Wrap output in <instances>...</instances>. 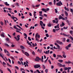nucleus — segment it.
<instances>
[{"label": "nucleus", "mask_w": 73, "mask_h": 73, "mask_svg": "<svg viewBox=\"0 0 73 73\" xmlns=\"http://www.w3.org/2000/svg\"><path fill=\"white\" fill-rule=\"evenodd\" d=\"M40 37V35L38 34V33H36L35 35L36 41L37 42H39V40L38 39H39Z\"/></svg>", "instance_id": "1"}, {"label": "nucleus", "mask_w": 73, "mask_h": 73, "mask_svg": "<svg viewBox=\"0 0 73 73\" xmlns=\"http://www.w3.org/2000/svg\"><path fill=\"white\" fill-rule=\"evenodd\" d=\"M40 37V35L38 34V33H36L35 35L36 41L37 42H39V40L38 39H39Z\"/></svg>", "instance_id": "2"}, {"label": "nucleus", "mask_w": 73, "mask_h": 73, "mask_svg": "<svg viewBox=\"0 0 73 73\" xmlns=\"http://www.w3.org/2000/svg\"><path fill=\"white\" fill-rule=\"evenodd\" d=\"M42 11H44V12L46 13V12H46L47 11H49V9L48 8L46 9H45L42 8Z\"/></svg>", "instance_id": "3"}, {"label": "nucleus", "mask_w": 73, "mask_h": 73, "mask_svg": "<svg viewBox=\"0 0 73 73\" xmlns=\"http://www.w3.org/2000/svg\"><path fill=\"white\" fill-rule=\"evenodd\" d=\"M27 42L28 45H30V46H33V47H35V44L33 43H32L33 45L32 46V44H31L29 42V41H27Z\"/></svg>", "instance_id": "4"}, {"label": "nucleus", "mask_w": 73, "mask_h": 73, "mask_svg": "<svg viewBox=\"0 0 73 73\" xmlns=\"http://www.w3.org/2000/svg\"><path fill=\"white\" fill-rule=\"evenodd\" d=\"M61 5H62V3L61 1H60L59 3H56V5L57 6H61Z\"/></svg>", "instance_id": "5"}, {"label": "nucleus", "mask_w": 73, "mask_h": 73, "mask_svg": "<svg viewBox=\"0 0 73 73\" xmlns=\"http://www.w3.org/2000/svg\"><path fill=\"white\" fill-rule=\"evenodd\" d=\"M40 66L39 64H36L34 66V68L36 69L38 68H40Z\"/></svg>", "instance_id": "6"}, {"label": "nucleus", "mask_w": 73, "mask_h": 73, "mask_svg": "<svg viewBox=\"0 0 73 73\" xmlns=\"http://www.w3.org/2000/svg\"><path fill=\"white\" fill-rule=\"evenodd\" d=\"M59 19V20H61V19H62L63 20H65V18H63L61 15H60L58 17Z\"/></svg>", "instance_id": "7"}, {"label": "nucleus", "mask_w": 73, "mask_h": 73, "mask_svg": "<svg viewBox=\"0 0 73 73\" xmlns=\"http://www.w3.org/2000/svg\"><path fill=\"white\" fill-rule=\"evenodd\" d=\"M64 69L65 70H68V69H71V67H64Z\"/></svg>", "instance_id": "8"}, {"label": "nucleus", "mask_w": 73, "mask_h": 73, "mask_svg": "<svg viewBox=\"0 0 73 73\" xmlns=\"http://www.w3.org/2000/svg\"><path fill=\"white\" fill-rule=\"evenodd\" d=\"M23 65H25V67H26V66H28V64L27 63H26V62H24Z\"/></svg>", "instance_id": "9"}, {"label": "nucleus", "mask_w": 73, "mask_h": 73, "mask_svg": "<svg viewBox=\"0 0 73 73\" xmlns=\"http://www.w3.org/2000/svg\"><path fill=\"white\" fill-rule=\"evenodd\" d=\"M25 55H26V56H27V57H28V56H29V53L27 52H25Z\"/></svg>", "instance_id": "10"}, {"label": "nucleus", "mask_w": 73, "mask_h": 73, "mask_svg": "<svg viewBox=\"0 0 73 73\" xmlns=\"http://www.w3.org/2000/svg\"><path fill=\"white\" fill-rule=\"evenodd\" d=\"M57 64L58 66H59V67H61V66H62V64L60 63H58Z\"/></svg>", "instance_id": "11"}, {"label": "nucleus", "mask_w": 73, "mask_h": 73, "mask_svg": "<svg viewBox=\"0 0 73 73\" xmlns=\"http://www.w3.org/2000/svg\"><path fill=\"white\" fill-rule=\"evenodd\" d=\"M64 13H65V15L66 16H68V12H67L66 11H64Z\"/></svg>", "instance_id": "12"}, {"label": "nucleus", "mask_w": 73, "mask_h": 73, "mask_svg": "<svg viewBox=\"0 0 73 73\" xmlns=\"http://www.w3.org/2000/svg\"><path fill=\"white\" fill-rule=\"evenodd\" d=\"M64 25H65V23L63 22H62V24L60 25V27H64Z\"/></svg>", "instance_id": "13"}, {"label": "nucleus", "mask_w": 73, "mask_h": 73, "mask_svg": "<svg viewBox=\"0 0 73 73\" xmlns=\"http://www.w3.org/2000/svg\"><path fill=\"white\" fill-rule=\"evenodd\" d=\"M64 9H65V11H69V9L68 8H67L66 7H64Z\"/></svg>", "instance_id": "14"}, {"label": "nucleus", "mask_w": 73, "mask_h": 73, "mask_svg": "<svg viewBox=\"0 0 73 73\" xmlns=\"http://www.w3.org/2000/svg\"><path fill=\"white\" fill-rule=\"evenodd\" d=\"M5 4L6 6H9V4H8V3L7 2H5Z\"/></svg>", "instance_id": "15"}, {"label": "nucleus", "mask_w": 73, "mask_h": 73, "mask_svg": "<svg viewBox=\"0 0 73 73\" xmlns=\"http://www.w3.org/2000/svg\"><path fill=\"white\" fill-rule=\"evenodd\" d=\"M43 24V22L42 21H40V25H41V26H42Z\"/></svg>", "instance_id": "16"}, {"label": "nucleus", "mask_w": 73, "mask_h": 73, "mask_svg": "<svg viewBox=\"0 0 73 73\" xmlns=\"http://www.w3.org/2000/svg\"><path fill=\"white\" fill-rule=\"evenodd\" d=\"M7 56H10V53H9V52L8 51H7Z\"/></svg>", "instance_id": "17"}, {"label": "nucleus", "mask_w": 73, "mask_h": 73, "mask_svg": "<svg viewBox=\"0 0 73 73\" xmlns=\"http://www.w3.org/2000/svg\"><path fill=\"white\" fill-rule=\"evenodd\" d=\"M68 38L71 40L72 41H73V38L72 37V36H68Z\"/></svg>", "instance_id": "18"}, {"label": "nucleus", "mask_w": 73, "mask_h": 73, "mask_svg": "<svg viewBox=\"0 0 73 73\" xmlns=\"http://www.w3.org/2000/svg\"><path fill=\"white\" fill-rule=\"evenodd\" d=\"M50 51L49 50H48V51H46L45 52V54H49V53Z\"/></svg>", "instance_id": "19"}, {"label": "nucleus", "mask_w": 73, "mask_h": 73, "mask_svg": "<svg viewBox=\"0 0 73 73\" xmlns=\"http://www.w3.org/2000/svg\"><path fill=\"white\" fill-rule=\"evenodd\" d=\"M5 44V46H6L9 47V45H8V44L7 43H5L4 44Z\"/></svg>", "instance_id": "20"}, {"label": "nucleus", "mask_w": 73, "mask_h": 73, "mask_svg": "<svg viewBox=\"0 0 73 73\" xmlns=\"http://www.w3.org/2000/svg\"><path fill=\"white\" fill-rule=\"evenodd\" d=\"M63 36H65L66 37H68V36H69V35H66L64 33Z\"/></svg>", "instance_id": "21"}, {"label": "nucleus", "mask_w": 73, "mask_h": 73, "mask_svg": "<svg viewBox=\"0 0 73 73\" xmlns=\"http://www.w3.org/2000/svg\"><path fill=\"white\" fill-rule=\"evenodd\" d=\"M1 36L2 37H4V33H3L1 34Z\"/></svg>", "instance_id": "22"}, {"label": "nucleus", "mask_w": 73, "mask_h": 73, "mask_svg": "<svg viewBox=\"0 0 73 73\" xmlns=\"http://www.w3.org/2000/svg\"><path fill=\"white\" fill-rule=\"evenodd\" d=\"M57 56L58 57H60V58H63V57H62V56H61V55H57Z\"/></svg>", "instance_id": "23"}, {"label": "nucleus", "mask_w": 73, "mask_h": 73, "mask_svg": "<svg viewBox=\"0 0 73 73\" xmlns=\"http://www.w3.org/2000/svg\"><path fill=\"white\" fill-rule=\"evenodd\" d=\"M16 26L17 27H19V28H20V29H22V28L21 27H20V26L17 25H16Z\"/></svg>", "instance_id": "24"}, {"label": "nucleus", "mask_w": 73, "mask_h": 73, "mask_svg": "<svg viewBox=\"0 0 73 73\" xmlns=\"http://www.w3.org/2000/svg\"><path fill=\"white\" fill-rule=\"evenodd\" d=\"M20 48L21 49H24V47L23 46H20Z\"/></svg>", "instance_id": "25"}, {"label": "nucleus", "mask_w": 73, "mask_h": 73, "mask_svg": "<svg viewBox=\"0 0 73 73\" xmlns=\"http://www.w3.org/2000/svg\"><path fill=\"white\" fill-rule=\"evenodd\" d=\"M69 48L68 46H66L65 47V48L66 50H68L69 49Z\"/></svg>", "instance_id": "26"}, {"label": "nucleus", "mask_w": 73, "mask_h": 73, "mask_svg": "<svg viewBox=\"0 0 73 73\" xmlns=\"http://www.w3.org/2000/svg\"><path fill=\"white\" fill-rule=\"evenodd\" d=\"M48 4L50 5H51L52 4V3L51 2H50L48 3Z\"/></svg>", "instance_id": "27"}, {"label": "nucleus", "mask_w": 73, "mask_h": 73, "mask_svg": "<svg viewBox=\"0 0 73 73\" xmlns=\"http://www.w3.org/2000/svg\"><path fill=\"white\" fill-rule=\"evenodd\" d=\"M48 27H51V26H52V25H51V24L50 23L48 24L47 25Z\"/></svg>", "instance_id": "28"}, {"label": "nucleus", "mask_w": 73, "mask_h": 73, "mask_svg": "<svg viewBox=\"0 0 73 73\" xmlns=\"http://www.w3.org/2000/svg\"><path fill=\"white\" fill-rule=\"evenodd\" d=\"M58 61H59V62H60V63H61V62H63V60H58Z\"/></svg>", "instance_id": "29"}, {"label": "nucleus", "mask_w": 73, "mask_h": 73, "mask_svg": "<svg viewBox=\"0 0 73 73\" xmlns=\"http://www.w3.org/2000/svg\"><path fill=\"white\" fill-rule=\"evenodd\" d=\"M23 35L24 36H25L27 37H28V36H27V34H26L25 33H24Z\"/></svg>", "instance_id": "30"}, {"label": "nucleus", "mask_w": 73, "mask_h": 73, "mask_svg": "<svg viewBox=\"0 0 73 73\" xmlns=\"http://www.w3.org/2000/svg\"><path fill=\"white\" fill-rule=\"evenodd\" d=\"M64 29H68V27H63Z\"/></svg>", "instance_id": "31"}, {"label": "nucleus", "mask_w": 73, "mask_h": 73, "mask_svg": "<svg viewBox=\"0 0 73 73\" xmlns=\"http://www.w3.org/2000/svg\"><path fill=\"white\" fill-rule=\"evenodd\" d=\"M56 47H57V48H58V49H60V46H59V45L58 44L56 46Z\"/></svg>", "instance_id": "32"}, {"label": "nucleus", "mask_w": 73, "mask_h": 73, "mask_svg": "<svg viewBox=\"0 0 73 73\" xmlns=\"http://www.w3.org/2000/svg\"><path fill=\"white\" fill-rule=\"evenodd\" d=\"M14 28H15V29H17H17H18V28H17V27H16V26L15 25L14 27Z\"/></svg>", "instance_id": "33"}, {"label": "nucleus", "mask_w": 73, "mask_h": 73, "mask_svg": "<svg viewBox=\"0 0 73 73\" xmlns=\"http://www.w3.org/2000/svg\"><path fill=\"white\" fill-rule=\"evenodd\" d=\"M40 5V4L36 5H35V7L37 8V7H39Z\"/></svg>", "instance_id": "34"}, {"label": "nucleus", "mask_w": 73, "mask_h": 73, "mask_svg": "<svg viewBox=\"0 0 73 73\" xmlns=\"http://www.w3.org/2000/svg\"><path fill=\"white\" fill-rule=\"evenodd\" d=\"M36 59H38L39 60H41V58H39V57H38V56H37L36 57Z\"/></svg>", "instance_id": "35"}, {"label": "nucleus", "mask_w": 73, "mask_h": 73, "mask_svg": "<svg viewBox=\"0 0 73 73\" xmlns=\"http://www.w3.org/2000/svg\"><path fill=\"white\" fill-rule=\"evenodd\" d=\"M7 51H8L7 50L5 49L4 50V53H7Z\"/></svg>", "instance_id": "36"}, {"label": "nucleus", "mask_w": 73, "mask_h": 73, "mask_svg": "<svg viewBox=\"0 0 73 73\" xmlns=\"http://www.w3.org/2000/svg\"><path fill=\"white\" fill-rule=\"evenodd\" d=\"M70 33L71 35H73V31H71L70 32Z\"/></svg>", "instance_id": "37"}, {"label": "nucleus", "mask_w": 73, "mask_h": 73, "mask_svg": "<svg viewBox=\"0 0 73 73\" xmlns=\"http://www.w3.org/2000/svg\"><path fill=\"white\" fill-rule=\"evenodd\" d=\"M0 23L1 25H4V23H3V22L2 21Z\"/></svg>", "instance_id": "38"}, {"label": "nucleus", "mask_w": 73, "mask_h": 73, "mask_svg": "<svg viewBox=\"0 0 73 73\" xmlns=\"http://www.w3.org/2000/svg\"><path fill=\"white\" fill-rule=\"evenodd\" d=\"M23 70H24V71H25V70L23 68H21V71H23Z\"/></svg>", "instance_id": "39"}, {"label": "nucleus", "mask_w": 73, "mask_h": 73, "mask_svg": "<svg viewBox=\"0 0 73 73\" xmlns=\"http://www.w3.org/2000/svg\"><path fill=\"white\" fill-rule=\"evenodd\" d=\"M28 39L29 41H31V38L29 37V36L28 37Z\"/></svg>", "instance_id": "40"}, {"label": "nucleus", "mask_w": 73, "mask_h": 73, "mask_svg": "<svg viewBox=\"0 0 73 73\" xmlns=\"http://www.w3.org/2000/svg\"><path fill=\"white\" fill-rule=\"evenodd\" d=\"M53 56L54 57H56V55L55 54H53Z\"/></svg>", "instance_id": "41"}, {"label": "nucleus", "mask_w": 73, "mask_h": 73, "mask_svg": "<svg viewBox=\"0 0 73 73\" xmlns=\"http://www.w3.org/2000/svg\"><path fill=\"white\" fill-rule=\"evenodd\" d=\"M7 66H10V67H11V66H12L11 65H9L8 63H7Z\"/></svg>", "instance_id": "42"}, {"label": "nucleus", "mask_w": 73, "mask_h": 73, "mask_svg": "<svg viewBox=\"0 0 73 73\" xmlns=\"http://www.w3.org/2000/svg\"><path fill=\"white\" fill-rule=\"evenodd\" d=\"M67 46L69 48V47H70V46H71V44H69V45H68Z\"/></svg>", "instance_id": "43"}, {"label": "nucleus", "mask_w": 73, "mask_h": 73, "mask_svg": "<svg viewBox=\"0 0 73 73\" xmlns=\"http://www.w3.org/2000/svg\"><path fill=\"white\" fill-rule=\"evenodd\" d=\"M7 69H8V71L9 72H11V70H10V69H9V68H8Z\"/></svg>", "instance_id": "44"}, {"label": "nucleus", "mask_w": 73, "mask_h": 73, "mask_svg": "<svg viewBox=\"0 0 73 73\" xmlns=\"http://www.w3.org/2000/svg\"><path fill=\"white\" fill-rule=\"evenodd\" d=\"M48 69H46L45 70V72L46 73H48Z\"/></svg>", "instance_id": "45"}, {"label": "nucleus", "mask_w": 73, "mask_h": 73, "mask_svg": "<svg viewBox=\"0 0 73 73\" xmlns=\"http://www.w3.org/2000/svg\"><path fill=\"white\" fill-rule=\"evenodd\" d=\"M46 36L47 37H49V36L48 35V34H46Z\"/></svg>", "instance_id": "46"}, {"label": "nucleus", "mask_w": 73, "mask_h": 73, "mask_svg": "<svg viewBox=\"0 0 73 73\" xmlns=\"http://www.w3.org/2000/svg\"><path fill=\"white\" fill-rule=\"evenodd\" d=\"M18 64H19L20 65H21V62H20L19 61H18Z\"/></svg>", "instance_id": "47"}, {"label": "nucleus", "mask_w": 73, "mask_h": 73, "mask_svg": "<svg viewBox=\"0 0 73 73\" xmlns=\"http://www.w3.org/2000/svg\"><path fill=\"white\" fill-rule=\"evenodd\" d=\"M56 0H54V5H56Z\"/></svg>", "instance_id": "48"}, {"label": "nucleus", "mask_w": 73, "mask_h": 73, "mask_svg": "<svg viewBox=\"0 0 73 73\" xmlns=\"http://www.w3.org/2000/svg\"><path fill=\"white\" fill-rule=\"evenodd\" d=\"M66 55H65V54H63V57L64 58H66Z\"/></svg>", "instance_id": "49"}, {"label": "nucleus", "mask_w": 73, "mask_h": 73, "mask_svg": "<svg viewBox=\"0 0 73 73\" xmlns=\"http://www.w3.org/2000/svg\"><path fill=\"white\" fill-rule=\"evenodd\" d=\"M48 62H49V64H52V63H51V61H50V60H48Z\"/></svg>", "instance_id": "50"}, {"label": "nucleus", "mask_w": 73, "mask_h": 73, "mask_svg": "<svg viewBox=\"0 0 73 73\" xmlns=\"http://www.w3.org/2000/svg\"><path fill=\"white\" fill-rule=\"evenodd\" d=\"M32 54H33V55H35V52L34 51H33L32 52Z\"/></svg>", "instance_id": "51"}, {"label": "nucleus", "mask_w": 73, "mask_h": 73, "mask_svg": "<svg viewBox=\"0 0 73 73\" xmlns=\"http://www.w3.org/2000/svg\"><path fill=\"white\" fill-rule=\"evenodd\" d=\"M8 60H9V62L10 64H11V60H10L9 58H8Z\"/></svg>", "instance_id": "52"}, {"label": "nucleus", "mask_w": 73, "mask_h": 73, "mask_svg": "<svg viewBox=\"0 0 73 73\" xmlns=\"http://www.w3.org/2000/svg\"><path fill=\"white\" fill-rule=\"evenodd\" d=\"M6 40L7 41H9V39L8 38H7L6 39Z\"/></svg>", "instance_id": "53"}, {"label": "nucleus", "mask_w": 73, "mask_h": 73, "mask_svg": "<svg viewBox=\"0 0 73 73\" xmlns=\"http://www.w3.org/2000/svg\"><path fill=\"white\" fill-rule=\"evenodd\" d=\"M62 41H65V38H63Z\"/></svg>", "instance_id": "54"}, {"label": "nucleus", "mask_w": 73, "mask_h": 73, "mask_svg": "<svg viewBox=\"0 0 73 73\" xmlns=\"http://www.w3.org/2000/svg\"><path fill=\"white\" fill-rule=\"evenodd\" d=\"M31 6L32 7H33V8H35V5H32Z\"/></svg>", "instance_id": "55"}, {"label": "nucleus", "mask_w": 73, "mask_h": 73, "mask_svg": "<svg viewBox=\"0 0 73 73\" xmlns=\"http://www.w3.org/2000/svg\"><path fill=\"white\" fill-rule=\"evenodd\" d=\"M56 42L57 43H58V44H60V41L59 40H56Z\"/></svg>", "instance_id": "56"}, {"label": "nucleus", "mask_w": 73, "mask_h": 73, "mask_svg": "<svg viewBox=\"0 0 73 73\" xmlns=\"http://www.w3.org/2000/svg\"><path fill=\"white\" fill-rule=\"evenodd\" d=\"M39 16H40L41 17H44V16L43 15H42V14H39Z\"/></svg>", "instance_id": "57"}, {"label": "nucleus", "mask_w": 73, "mask_h": 73, "mask_svg": "<svg viewBox=\"0 0 73 73\" xmlns=\"http://www.w3.org/2000/svg\"><path fill=\"white\" fill-rule=\"evenodd\" d=\"M19 40H20V38H17V39H16V40L17 41H19Z\"/></svg>", "instance_id": "58"}, {"label": "nucleus", "mask_w": 73, "mask_h": 73, "mask_svg": "<svg viewBox=\"0 0 73 73\" xmlns=\"http://www.w3.org/2000/svg\"><path fill=\"white\" fill-rule=\"evenodd\" d=\"M0 57H1L2 58L3 57V55H2V54H0Z\"/></svg>", "instance_id": "59"}, {"label": "nucleus", "mask_w": 73, "mask_h": 73, "mask_svg": "<svg viewBox=\"0 0 73 73\" xmlns=\"http://www.w3.org/2000/svg\"><path fill=\"white\" fill-rule=\"evenodd\" d=\"M15 68H16V69H18V70H19V67H18L17 66H15Z\"/></svg>", "instance_id": "60"}, {"label": "nucleus", "mask_w": 73, "mask_h": 73, "mask_svg": "<svg viewBox=\"0 0 73 73\" xmlns=\"http://www.w3.org/2000/svg\"><path fill=\"white\" fill-rule=\"evenodd\" d=\"M55 12L57 13V12H58V11L57 10V9H55Z\"/></svg>", "instance_id": "61"}, {"label": "nucleus", "mask_w": 73, "mask_h": 73, "mask_svg": "<svg viewBox=\"0 0 73 73\" xmlns=\"http://www.w3.org/2000/svg\"><path fill=\"white\" fill-rule=\"evenodd\" d=\"M60 44V45H62V42H60V43H59Z\"/></svg>", "instance_id": "62"}, {"label": "nucleus", "mask_w": 73, "mask_h": 73, "mask_svg": "<svg viewBox=\"0 0 73 73\" xmlns=\"http://www.w3.org/2000/svg\"><path fill=\"white\" fill-rule=\"evenodd\" d=\"M53 32L54 33L56 32V30H55L54 29H53Z\"/></svg>", "instance_id": "63"}, {"label": "nucleus", "mask_w": 73, "mask_h": 73, "mask_svg": "<svg viewBox=\"0 0 73 73\" xmlns=\"http://www.w3.org/2000/svg\"><path fill=\"white\" fill-rule=\"evenodd\" d=\"M67 42H69L70 40H69V39H68L67 40H66Z\"/></svg>", "instance_id": "64"}]
</instances>
